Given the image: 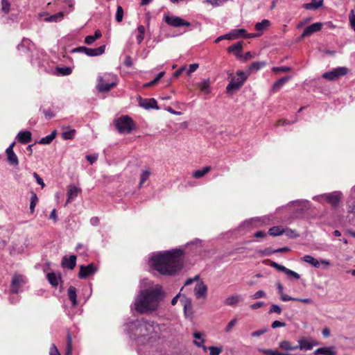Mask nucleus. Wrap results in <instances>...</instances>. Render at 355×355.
<instances>
[{
    "label": "nucleus",
    "mask_w": 355,
    "mask_h": 355,
    "mask_svg": "<svg viewBox=\"0 0 355 355\" xmlns=\"http://www.w3.org/2000/svg\"><path fill=\"white\" fill-rule=\"evenodd\" d=\"M270 26V21L268 19H263L261 22L255 24V29L257 31L263 32Z\"/></svg>",
    "instance_id": "obj_33"
},
{
    "label": "nucleus",
    "mask_w": 355,
    "mask_h": 355,
    "mask_svg": "<svg viewBox=\"0 0 355 355\" xmlns=\"http://www.w3.org/2000/svg\"><path fill=\"white\" fill-rule=\"evenodd\" d=\"M164 21L167 24L174 27L189 26L191 25L190 22L184 20L180 17L173 15H166Z\"/></svg>",
    "instance_id": "obj_10"
},
{
    "label": "nucleus",
    "mask_w": 355,
    "mask_h": 355,
    "mask_svg": "<svg viewBox=\"0 0 355 355\" xmlns=\"http://www.w3.org/2000/svg\"><path fill=\"white\" fill-rule=\"evenodd\" d=\"M55 136H56V131L54 130L49 135L42 138L41 140L39 141V144H49L55 138Z\"/></svg>",
    "instance_id": "obj_39"
},
{
    "label": "nucleus",
    "mask_w": 355,
    "mask_h": 355,
    "mask_svg": "<svg viewBox=\"0 0 355 355\" xmlns=\"http://www.w3.org/2000/svg\"><path fill=\"white\" fill-rule=\"evenodd\" d=\"M195 295L197 299L207 297V287L203 282L198 283L194 288Z\"/></svg>",
    "instance_id": "obj_17"
},
{
    "label": "nucleus",
    "mask_w": 355,
    "mask_h": 355,
    "mask_svg": "<svg viewBox=\"0 0 355 355\" xmlns=\"http://www.w3.org/2000/svg\"><path fill=\"white\" fill-rule=\"evenodd\" d=\"M15 145V142H12L6 150L7 155V159L9 164L12 166H17L19 164V160L16 154L13 151V147Z\"/></svg>",
    "instance_id": "obj_15"
},
{
    "label": "nucleus",
    "mask_w": 355,
    "mask_h": 355,
    "mask_svg": "<svg viewBox=\"0 0 355 355\" xmlns=\"http://www.w3.org/2000/svg\"><path fill=\"white\" fill-rule=\"evenodd\" d=\"M199 67V64L197 63L191 64L189 66V68L187 69V74L189 76L194 71H196Z\"/></svg>",
    "instance_id": "obj_55"
},
{
    "label": "nucleus",
    "mask_w": 355,
    "mask_h": 355,
    "mask_svg": "<svg viewBox=\"0 0 355 355\" xmlns=\"http://www.w3.org/2000/svg\"><path fill=\"white\" fill-rule=\"evenodd\" d=\"M164 74H165V72H164V71L159 73L155 79H153V80H151L150 82H149L148 83H146L144 85V87H148L153 86L164 76Z\"/></svg>",
    "instance_id": "obj_43"
},
{
    "label": "nucleus",
    "mask_w": 355,
    "mask_h": 355,
    "mask_svg": "<svg viewBox=\"0 0 355 355\" xmlns=\"http://www.w3.org/2000/svg\"><path fill=\"white\" fill-rule=\"evenodd\" d=\"M123 17V9L121 6H118L116 8L115 18L117 22H121Z\"/></svg>",
    "instance_id": "obj_45"
},
{
    "label": "nucleus",
    "mask_w": 355,
    "mask_h": 355,
    "mask_svg": "<svg viewBox=\"0 0 355 355\" xmlns=\"http://www.w3.org/2000/svg\"><path fill=\"white\" fill-rule=\"evenodd\" d=\"M349 21L352 28L355 32V15L353 10L351 11L349 15Z\"/></svg>",
    "instance_id": "obj_53"
},
{
    "label": "nucleus",
    "mask_w": 355,
    "mask_h": 355,
    "mask_svg": "<svg viewBox=\"0 0 355 355\" xmlns=\"http://www.w3.org/2000/svg\"><path fill=\"white\" fill-rule=\"evenodd\" d=\"M150 171L149 169L142 171L140 175L139 187H141L143 184L149 178Z\"/></svg>",
    "instance_id": "obj_41"
},
{
    "label": "nucleus",
    "mask_w": 355,
    "mask_h": 355,
    "mask_svg": "<svg viewBox=\"0 0 355 355\" xmlns=\"http://www.w3.org/2000/svg\"><path fill=\"white\" fill-rule=\"evenodd\" d=\"M193 338H195L193 343L195 345L202 347L205 352L207 351V347L204 345L205 339L201 332L196 331L193 333Z\"/></svg>",
    "instance_id": "obj_22"
},
{
    "label": "nucleus",
    "mask_w": 355,
    "mask_h": 355,
    "mask_svg": "<svg viewBox=\"0 0 355 355\" xmlns=\"http://www.w3.org/2000/svg\"><path fill=\"white\" fill-rule=\"evenodd\" d=\"M105 46H101L98 48L91 49L85 46H80L76 49L75 51L84 53L89 56H97L103 54L105 52Z\"/></svg>",
    "instance_id": "obj_12"
},
{
    "label": "nucleus",
    "mask_w": 355,
    "mask_h": 355,
    "mask_svg": "<svg viewBox=\"0 0 355 355\" xmlns=\"http://www.w3.org/2000/svg\"><path fill=\"white\" fill-rule=\"evenodd\" d=\"M265 295H266L265 292L260 290V291H258L257 292H256L252 296V298L254 299V300H257V299H259L261 297H265Z\"/></svg>",
    "instance_id": "obj_59"
},
{
    "label": "nucleus",
    "mask_w": 355,
    "mask_h": 355,
    "mask_svg": "<svg viewBox=\"0 0 355 355\" xmlns=\"http://www.w3.org/2000/svg\"><path fill=\"white\" fill-rule=\"evenodd\" d=\"M348 69L344 67H339L332 69L330 71L325 72L322 75V78L329 80H334L338 78L347 74Z\"/></svg>",
    "instance_id": "obj_9"
},
{
    "label": "nucleus",
    "mask_w": 355,
    "mask_h": 355,
    "mask_svg": "<svg viewBox=\"0 0 355 355\" xmlns=\"http://www.w3.org/2000/svg\"><path fill=\"white\" fill-rule=\"evenodd\" d=\"M284 232V229L279 226L272 227L269 229L268 233L270 235L277 236L282 234Z\"/></svg>",
    "instance_id": "obj_38"
},
{
    "label": "nucleus",
    "mask_w": 355,
    "mask_h": 355,
    "mask_svg": "<svg viewBox=\"0 0 355 355\" xmlns=\"http://www.w3.org/2000/svg\"><path fill=\"white\" fill-rule=\"evenodd\" d=\"M318 345V342L311 337H301L297 340V345L296 346L297 349L309 351Z\"/></svg>",
    "instance_id": "obj_8"
},
{
    "label": "nucleus",
    "mask_w": 355,
    "mask_h": 355,
    "mask_svg": "<svg viewBox=\"0 0 355 355\" xmlns=\"http://www.w3.org/2000/svg\"><path fill=\"white\" fill-rule=\"evenodd\" d=\"M342 193L339 191H335L331 193H326L313 197V199L322 202V200H327L333 207H336L341 198Z\"/></svg>",
    "instance_id": "obj_7"
},
{
    "label": "nucleus",
    "mask_w": 355,
    "mask_h": 355,
    "mask_svg": "<svg viewBox=\"0 0 355 355\" xmlns=\"http://www.w3.org/2000/svg\"><path fill=\"white\" fill-rule=\"evenodd\" d=\"M302 259L304 262L311 264L315 268H319L320 263L324 265L327 267L330 265V262L329 261L324 259H321L320 261H318V259H315L311 255H305L302 258Z\"/></svg>",
    "instance_id": "obj_14"
},
{
    "label": "nucleus",
    "mask_w": 355,
    "mask_h": 355,
    "mask_svg": "<svg viewBox=\"0 0 355 355\" xmlns=\"http://www.w3.org/2000/svg\"><path fill=\"white\" fill-rule=\"evenodd\" d=\"M81 189L73 184H71L68 187L67 190V200L66 202V205L73 200L80 193Z\"/></svg>",
    "instance_id": "obj_19"
},
{
    "label": "nucleus",
    "mask_w": 355,
    "mask_h": 355,
    "mask_svg": "<svg viewBox=\"0 0 355 355\" xmlns=\"http://www.w3.org/2000/svg\"><path fill=\"white\" fill-rule=\"evenodd\" d=\"M269 313H276L280 314L282 313V309L279 306L272 304L270 309Z\"/></svg>",
    "instance_id": "obj_58"
},
{
    "label": "nucleus",
    "mask_w": 355,
    "mask_h": 355,
    "mask_svg": "<svg viewBox=\"0 0 355 355\" xmlns=\"http://www.w3.org/2000/svg\"><path fill=\"white\" fill-rule=\"evenodd\" d=\"M322 23L321 22H316L313 23L311 25L306 27L300 37L301 39L309 37L311 35H313L315 33H317L321 30L322 28Z\"/></svg>",
    "instance_id": "obj_13"
},
{
    "label": "nucleus",
    "mask_w": 355,
    "mask_h": 355,
    "mask_svg": "<svg viewBox=\"0 0 355 355\" xmlns=\"http://www.w3.org/2000/svg\"><path fill=\"white\" fill-rule=\"evenodd\" d=\"M198 87L205 94H209L211 92L209 80H203L198 84Z\"/></svg>",
    "instance_id": "obj_32"
},
{
    "label": "nucleus",
    "mask_w": 355,
    "mask_h": 355,
    "mask_svg": "<svg viewBox=\"0 0 355 355\" xmlns=\"http://www.w3.org/2000/svg\"><path fill=\"white\" fill-rule=\"evenodd\" d=\"M311 20V18H305L301 21H300L297 25V28H301L302 26H304L305 24L309 23Z\"/></svg>",
    "instance_id": "obj_64"
},
{
    "label": "nucleus",
    "mask_w": 355,
    "mask_h": 355,
    "mask_svg": "<svg viewBox=\"0 0 355 355\" xmlns=\"http://www.w3.org/2000/svg\"><path fill=\"white\" fill-rule=\"evenodd\" d=\"M49 355H60L58 349L54 344H52L50 347Z\"/></svg>",
    "instance_id": "obj_62"
},
{
    "label": "nucleus",
    "mask_w": 355,
    "mask_h": 355,
    "mask_svg": "<svg viewBox=\"0 0 355 355\" xmlns=\"http://www.w3.org/2000/svg\"><path fill=\"white\" fill-rule=\"evenodd\" d=\"M285 326H286V324L284 322L279 321V320L274 321L271 324V327L273 329H276L277 327H283Z\"/></svg>",
    "instance_id": "obj_61"
},
{
    "label": "nucleus",
    "mask_w": 355,
    "mask_h": 355,
    "mask_svg": "<svg viewBox=\"0 0 355 355\" xmlns=\"http://www.w3.org/2000/svg\"><path fill=\"white\" fill-rule=\"evenodd\" d=\"M17 139L22 144H26L31 141V133L29 131H21L17 135Z\"/></svg>",
    "instance_id": "obj_26"
},
{
    "label": "nucleus",
    "mask_w": 355,
    "mask_h": 355,
    "mask_svg": "<svg viewBox=\"0 0 355 355\" xmlns=\"http://www.w3.org/2000/svg\"><path fill=\"white\" fill-rule=\"evenodd\" d=\"M266 65V63L264 61L254 62L248 67V73H251L252 72L257 71L258 70L264 67Z\"/></svg>",
    "instance_id": "obj_28"
},
{
    "label": "nucleus",
    "mask_w": 355,
    "mask_h": 355,
    "mask_svg": "<svg viewBox=\"0 0 355 355\" xmlns=\"http://www.w3.org/2000/svg\"><path fill=\"white\" fill-rule=\"evenodd\" d=\"M322 0H311L309 3H306L303 7L306 10H315L322 6Z\"/></svg>",
    "instance_id": "obj_29"
},
{
    "label": "nucleus",
    "mask_w": 355,
    "mask_h": 355,
    "mask_svg": "<svg viewBox=\"0 0 355 355\" xmlns=\"http://www.w3.org/2000/svg\"><path fill=\"white\" fill-rule=\"evenodd\" d=\"M47 279L53 286H57L59 284L60 277L54 272H49L46 275Z\"/></svg>",
    "instance_id": "obj_34"
},
{
    "label": "nucleus",
    "mask_w": 355,
    "mask_h": 355,
    "mask_svg": "<svg viewBox=\"0 0 355 355\" xmlns=\"http://www.w3.org/2000/svg\"><path fill=\"white\" fill-rule=\"evenodd\" d=\"M226 1L227 0H205L204 2L211 4L213 6H218L225 3Z\"/></svg>",
    "instance_id": "obj_52"
},
{
    "label": "nucleus",
    "mask_w": 355,
    "mask_h": 355,
    "mask_svg": "<svg viewBox=\"0 0 355 355\" xmlns=\"http://www.w3.org/2000/svg\"><path fill=\"white\" fill-rule=\"evenodd\" d=\"M183 251L175 249L153 253L149 259L150 266L162 275H173L182 268Z\"/></svg>",
    "instance_id": "obj_1"
},
{
    "label": "nucleus",
    "mask_w": 355,
    "mask_h": 355,
    "mask_svg": "<svg viewBox=\"0 0 355 355\" xmlns=\"http://www.w3.org/2000/svg\"><path fill=\"white\" fill-rule=\"evenodd\" d=\"M38 202V198L35 193H32L31 197V202H30V211L31 214H33L35 211V208Z\"/></svg>",
    "instance_id": "obj_40"
},
{
    "label": "nucleus",
    "mask_w": 355,
    "mask_h": 355,
    "mask_svg": "<svg viewBox=\"0 0 355 355\" xmlns=\"http://www.w3.org/2000/svg\"><path fill=\"white\" fill-rule=\"evenodd\" d=\"M57 71L62 76H67L71 73V69L70 67H58Z\"/></svg>",
    "instance_id": "obj_48"
},
{
    "label": "nucleus",
    "mask_w": 355,
    "mask_h": 355,
    "mask_svg": "<svg viewBox=\"0 0 355 355\" xmlns=\"http://www.w3.org/2000/svg\"><path fill=\"white\" fill-rule=\"evenodd\" d=\"M243 46L241 42L234 44L227 48V51L230 53H235L236 57L240 58V53L242 51Z\"/></svg>",
    "instance_id": "obj_30"
},
{
    "label": "nucleus",
    "mask_w": 355,
    "mask_h": 355,
    "mask_svg": "<svg viewBox=\"0 0 355 355\" xmlns=\"http://www.w3.org/2000/svg\"><path fill=\"white\" fill-rule=\"evenodd\" d=\"M240 301H241V296L234 294L227 297L224 301V304L227 306H234L237 304Z\"/></svg>",
    "instance_id": "obj_27"
},
{
    "label": "nucleus",
    "mask_w": 355,
    "mask_h": 355,
    "mask_svg": "<svg viewBox=\"0 0 355 355\" xmlns=\"http://www.w3.org/2000/svg\"><path fill=\"white\" fill-rule=\"evenodd\" d=\"M134 332L139 345L153 346L161 337V327L153 321L137 320Z\"/></svg>",
    "instance_id": "obj_3"
},
{
    "label": "nucleus",
    "mask_w": 355,
    "mask_h": 355,
    "mask_svg": "<svg viewBox=\"0 0 355 355\" xmlns=\"http://www.w3.org/2000/svg\"><path fill=\"white\" fill-rule=\"evenodd\" d=\"M76 263V257L75 255H71L69 258L64 257L62 259V264L63 267L69 269H73Z\"/></svg>",
    "instance_id": "obj_23"
},
{
    "label": "nucleus",
    "mask_w": 355,
    "mask_h": 355,
    "mask_svg": "<svg viewBox=\"0 0 355 355\" xmlns=\"http://www.w3.org/2000/svg\"><path fill=\"white\" fill-rule=\"evenodd\" d=\"M314 355H337L334 346L322 347L317 349L313 352Z\"/></svg>",
    "instance_id": "obj_20"
},
{
    "label": "nucleus",
    "mask_w": 355,
    "mask_h": 355,
    "mask_svg": "<svg viewBox=\"0 0 355 355\" xmlns=\"http://www.w3.org/2000/svg\"><path fill=\"white\" fill-rule=\"evenodd\" d=\"M284 233H285L287 236L291 238L297 237L298 236V234L295 230L291 229H284Z\"/></svg>",
    "instance_id": "obj_57"
},
{
    "label": "nucleus",
    "mask_w": 355,
    "mask_h": 355,
    "mask_svg": "<svg viewBox=\"0 0 355 355\" xmlns=\"http://www.w3.org/2000/svg\"><path fill=\"white\" fill-rule=\"evenodd\" d=\"M68 297L73 306H76L77 305V295L76 289L74 286H69L68 288Z\"/></svg>",
    "instance_id": "obj_31"
},
{
    "label": "nucleus",
    "mask_w": 355,
    "mask_h": 355,
    "mask_svg": "<svg viewBox=\"0 0 355 355\" xmlns=\"http://www.w3.org/2000/svg\"><path fill=\"white\" fill-rule=\"evenodd\" d=\"M236 322H237L236 318L232 319L231 321L229 322V323L226 326L225 331L226 332H230L232 330V329L236 325Z\"/></svg>",
    "instance_id": "obj_54"
},
{
    "label": "nucleus",
    "mask_w": 355,
    "mask_h": 355,
    "mask_svg": "<svg viewBox=\"0 0 355 355\" xmlns=\"http://www.w3.org/2000/svg\"><path fill=\"white\" fill-rule=\"evenodd\" d=\"M117 77L113 73H105L98 77L97 89L101 92H109L117 84Z\"/></svg>",
    "instance_id": "obj_4"
},
{
    "label": "nucleus",
    "mask_w": 355,
    "mask_h": 355,
    "mask_svg": "<svg viewBox=\"0 0 355 355\" xmlns=\"http://www.w3.org/2000/svg\"><path fill=\"white\" fill-rule=\"evenodd\" d=\"M236 74L238 77H233L227 86L226 89L227 93H231L233 91L239 89L247 78V76H245L243 71H239Z\"/></svg>",
    "instance_id": "obj_6"
},
{
    "label": "nucleus",
    "mask_w": 355,
    "mask_h": 355,
    "mask_svg": "<svg viewBox=\"0 0 355 355\" xmlns=\"http://www.w3.org/2000/svg\"><path fill=\"white\" fill-rule=\"evenodd\" d=\"M116 127L121 134H128L134 129L133 121L128 116L120 117L116 121Z\"/></svg>",
    "instance_id": "obj_5"
},
{
    "label": "nucleus",
    "mask_w": 355,
    "mask_h": 355,
    "mask_svg": "<svg viewBox=\"0 0 355 355\" xmlns=\"http://www.w3.org/2000/svg\"><path fill=\"white\" fill-rule=\"evenodd\" d=\"M184 305V314L187 317L191 316L192 315V305L191 302L189 299L185 298L182 301Z\"/></svg>",
    "instance_id": "obj_35"
},
{
    "label": "nucleus",
    "mask_w": 355,
    "mask_h": 355,
    "mask_svg": "<svg viewBox=\"0 0 355 355\" xmlns=\"http://www.w3.org/2000/svg\"><path fill=\"white\" fill-rule=\"evenodd\" d=\"M210 171H211V167L206 166L204 168H202V170H197V171H194L193 173V176L195 178L198 179V178H200L202 176H204L205 174L209 173Z\"/></svg>",
    "instance_id": "obj_36"
},
{
    "label": "nucleus",
    "mask_w": 355,
    "mask_h": 355,
    "mask_svg": "<svg viewBox=\"0 0 355 355\" xmlns=\"http://www.w3.org/2000/svg\"><path fill=\"white\" fill-rule=\"evenodd\" d=\"M272 71L275 73L279 72H288L291 71V68L288 67L283 66V67H275L272 69Z\"/></svg>",
    "instance_id": "obj_51"
},
{
    "label": "nucleus",
    "mask_w": 355,
    "mask_h": 355,
    "mask_svg": "<svg viewBox=\"0 0 355 355\" xmlns=\"http://www.w3.org/2000/svg\"><path fill=\"white\" fill-rule=\"evenodd\" d=\"M263 352L265 355H282V354L277 350L266 349L263 350Z\"/></svg>",
    "instance_id": "obj_60"
},
{
    "label": "nucleus",
    "mask_w": 355,
    "mask_h": 355,
    "mask_svg": "<svg viewBox=\"0 0 355 355\" xmlns=\"http://www.w3.org/2000/svg\"><path fill=\"white\" fill-rule=\"evenodd\" d=\"M76 130L71 129L67 131H64L62 133V137L63 139H72L75 136Z\"/></svg>",
    "instance_id": "obj_42"
},
{
    "label": "nucleus",
    "mask_w": 355,
    "mask_h": 355,
    "mask_svg": "<svg viewBox=\"0 0 355 355\" xmlns=\"http://www.w3.org/2000/svg\"><path fill=\"white\" fill-rule=\"evenodd\" d=\"M281 300L284 302H288V301H295V297H292L288 295H286L284 293H282L280 295Z\"/></svg>",
    "instance_id": "obj_63"
},
{
    "label": "nucleus",
    "mask_w": 355,
    "mask_h": 355,
    "mask_svg": "<svg viewBox=\"0 0 355 355\" xmlns=\"http://www.w3.org/2000/svg\"><path fill=\"white\" fill-rule=\"evenodd\" d=\"M228 33L230 40H232L239 38H244L245 35H246V31L243 28L234 29Z\"/></svg>",
    "instance_id": "obj_25"
},
{
    "label": "nucleus",
    "mask_w": 355,
    "mask_h": 355,
    "mask_svg": "<svg viewBox=\"0 0 355 355\" xmlns=\"http://www.w3.org/2000/svg\"><path fill=\"white\" fill-rule=\"evenodd\" d=\"M164 293L160 286H155L152 289H144L140 291L135 300V310L141 314L150 313L159 306Z\"/></svg>",
    "instance_id": "obj_2"
},
{
    "label": "nucleus",
    "mask_w": 355,
    "mask_h": 355,
    "mask_svg": "<svg viewBox=\"0 0 355 355\" xmlns=\"http://www.w3.org/2000/svg\"><path fill=\"white\" fill-rule=\"evenodd\" d=\"M10 4L7 0L1 1V10L5 13H8L10 11Z\"/></svg>",
    "instance_id": "obj_49"
},
{
    "label": "nucleus",
    "mask_w": 355,
    "mask_h": 355,
    "mask_svg": "<svg viewBox=\"0 0 355 355\" xmlns=\"http://www.w3.org/2000/svg\"><path fill=\"white\" fill-rule=\"evenodd\" d=\"M270 266L279 271L284 272L285 274L286 272V270H288V268H286L285 266L279 265L277 263L273 261L271 262Z\"/></svg>",
    "instance_id": "obj_50"
},
{
    "label": "nucleus",
    "mask_w": 355,
    "mask_h": 355,
    "mask_svg": "<svg viewBox=\"0 0 355 355\" xmlns=\"http://www.w3.org/2000/svg\"><path fill=\"white\" fill-rule=\"evenodd\" d=\"M139 105L145 109H159L157 101L154 98H142L139 97Z\"/></svg>",
    "instance_id": "obj_16"
},
{
    "label": "nucleus",
    "mask_w": 355,
    "mask_h": 355,
    "mask_svg": "<svg viewBox=\"0 0 355 355\" xmlns=\"http://www.w3.org/2000/svg\"><path fill=\"white\" fill-rule=\"evenodd\" d=\"M26 277L21 275L15 274L13 275L10 285V290L13 293H17L19 288L26 283Z\"/></svg>",
    "instance_id": "obj_11"
},
{
    "label": "nucleus",
    "mask_w": 355,
    "mask_h": 355,
    "mask_svg": "<svg viewBox=\"0 0 355 355\" xmlns=\"http://www.w3.org/2000/svg\"><path fill=\"white\" fill-rule=\"evenodd\" d=\"M96 271V267L94 264L91 263L88 266H81L79 272V277L80 278H86L89 275L94 274Z\"/></svg>",
    "instance_id": "obj_18"
},
{
    "label": "nucleus",
    "mask_w": 355,
    "mask_h": 355,
    "mask_svg": "<svg viewBox=\"0 0 355 355\" xmlns=\"http://www.w3.org/2000/svg\"><path fill=\"white\" fill-rule=\"evenodd\" d=\"M64 14L62 12H60L55 15H51L46 20L47 21H60L63 18Z\"/></svg>",
    "instance_id": "obj_44"
},
{
    "label": "nucleus",
    "mask_w": 355,
    "mask_h": 355,
    "mask_svg": "<svg viewBox=\"0 0 355 355\" xmlns=\"http://www.w3.org/2000/svg\"><path fill=\"white\" fill-rule=\"evenodd\" d=\"M290 76H284L277 80L272 86L271 92L273 93L278 92L290 80Z\"/></svg>",
    "instance_id": "obj_24"
},
{
    "label": "nucleus",
    "mask_w": 355,
    "mask_h": 355,
    "mask_svg": "<svg viewBox=\"0 0 355 355\" xmlns=\"http://www.w3.org/2000/svg\"><path fill=\"white\" fill-rule=\"evenodd\" d=\"M138 34L136 37L137 44H141L144 38L145 27L143 25H140L137 27Z\"/></svg>",
    "instance_id": "obj_37"
},
{
    "label": "nucleus",
    "mask_w": 355,
    "mask_h": 355,
    "mask_svg": "<svg viewBox=\"0 0 355 355\" xmlns=\"http://www.w3.org/2000/svg\"><path fill=\"white\" fill-rule=\"evenodd\" d=\"M209 350L210 355H220V354L223 352L222 347H209L207 348Z\"/></svg>",
    "instance_id": "obj_46"
},
{
    "label": "nucleus",
    "mask_w": 355,
    "mask_h": 355,
    "mask_svg": "<svg viewBox=\"0 0 355 355\" xmlns=\"http://www.w3.org/2000/svg\"><path fill=\"white\" fill-rule=\"evenodd\" d=\"M279 347L282 350L286 351V353L282 354V355H292V351L297 350V346L292 345L288 340H283L279 343Z\"/></svg>",
    "instance_id": "obj_21"
},
{
    "label": "nucleus",
    "mask_w": 355,
    "mask_h": 355,
    "mask_svg": "<svg viewBox=\"0 0 355 355\" xmlns=\"http://www.w3.org/2000/svg\"><path fill=\"white\" fill-rule=\"evenodd\" d=\"M286 275L288 277H293L295 279H299L300 278V276L298 273L295 272V271H293L288 268L286 270Z\"/></svg>",
    "instance_id": "obj_56"
},
{
    "label": "nucleus",
    "mask_w": 355,
    "mask_h": 355,
    "mask_svg": "<svg viewBox=\"0 0 355 355\" xmlns=\"http://www.w3.org/2000/svg\"><path fill=\"white\" fill-rule=\"evenodd\" d=\"M72 353V340L71 337L69 334L67 336V350L65 352V355H71Z\"/></svg>",
    "instance_id": "obj_47"
}]
</instances>
